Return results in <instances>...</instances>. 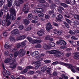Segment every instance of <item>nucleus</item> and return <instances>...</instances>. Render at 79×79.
<instances>
[{"instance_id":"f257e3e1","label":"nucleus","mask_w":79,"mask_h":79,"mask_svg":"<svg viewBox=\"0 0 79 79\" xmlns=\"http://www.w3.org/2000/svg\"><path fill=\"white\" fill-rule=\"evenodd\" d=\"M9 16V14L7 13L6 15V20H8V19H12V20H15L16 18L14 17L13 14H10V16Z\"/></svg>"},{"instance_id":"f03ea898","label":"nucleus","mask_w":79,"mask_h":79,"mask_svg":"<svg viewBox=\"0 0 79 79\" xmlns=\"http://www.w3.org/2000/svg\"><path fill=\"white\" fill-rule=\"evenodd\" d=\"M53 29V27H52V25L51 24V23H48L47 24L46 29L48 32H49L50 30H51V29Z\"/></svg>"},{"instance_id":"7ed1b4c3","label":"nucleus","mask_w":79,"mask_h":79,"mask_svg":"<svg viewBox=\"0 0 79 79\" xmlns=\"http://www.w3.org/2000/svg\"><path fill=\"white\" fill-rule=\"evenodd\" d=\"M19 57H22V56H23L25 55V54H26V52L24 50H23V49H22L19 51Z\"/></svg>"},{"instance_id":"20e7f679","label":"nucleus","mask_w":79,"mask_h":79,"mask_svg":"<svg viewBox=\"0 0 79 79\" xmlns=\"http://www.w3.org/2000/svg\"><path fill=\"white\" fill-rule=\"evenodd\" d=\"M34 69V67L32 66H27L26 67V69H25L23 71H22V74H24L26 73L27 72V69Z\"/></svg>"},{"instance_id":"39448f33","label":"nucleus","mask_w":79,"mask_h":79,"mask_svg":"<svg viewBox=\"0 0 79 79\" xmlns=\"http://www.w3.org/2000/svg\"><path fill=\"white\" fill-rule=\"evenodd\" d=\"M11 33L12 35H15L19 34V30L18 29H15L14 30L12 31Z\"/></svg>"},{"instance_id":"423d86ee","label":"nucleus","mask_w":79,"mask_h":79,"mask_svg":"<svg viewBox=\"0 0 79 79\" xmlns=\"http://www.w3.org/2000/svg\"><path fill=\"white\" fill-rule=\"evenodd\" d=\"M44 32H45L44 30L43 29H41L40 31H38L37 34L39 36H42V35H44Z\"/></svg>"},{"instance_id":"0eeeda50","label":"nucleus","mask_w":79,"mask_h":79,"mask_svg":"<svg viewBox=\"0 0 79 79\" xmlns=\"http://www.w3.org/2000/svg\"><path fill=\"white\" fill-rule=\"evenodd\" d=\"M10 12L11 14H13L15 16H16V11H15V9L14 8H12L10 9Z\"/></svg>"},{"instance_id":"6e6552de","label":"nucleus","mask_w":79,"mask_h":79,"mask_svg":"<svg viewBox=\"0 0 79 79\" xmlns=\"http://www.w3.org/2000/svg\"><path fill=\"white\" fill-rule=\"evenodd\" d=\"M3 23H4L5 22L6 24V26H9L10 24H11V21L9 20H3L2 21Z\"/></svg>"},{"instance_id":"1a4fd4ad","label":"nucleus","mask_w":79,"mask_h":79,"mask_svg":"<svg viewBox=\"0 0 79 79\" xmlns=\"http://www.w3.org/2000/svg\"><path fill=\"white\" fill-rule=\"evenodd\" d=\"M39 10H35L34 11V13H40L44 12V9L42 8H38Z\"/></svg>"},{"instance_id":"9d476101","label":"nucleus","mask_w":79,"mask_h":79,"mask_svg":"<svg viewBox=\"0 0 79 79\" xmlns=\"http://www.w3.org/2000/svg\"><path fill=\"white\" fill-rule=\"evenodd\" d=\"M21 23L19 21H17L16 23H14V24L12 25L11 26V27H13V28H15V27H17V26H19V24Z\"/></svg>"},{"instance_id":"9b49d317","label":"nucleus","mask_w":79,"mask_h":79,"mask_svg":"<svg viewBox=\"0 0 79 79\" xmlns=\"http://www.w3.org/2000/svg\"><path fill=\"white\" fill-rule=\"evenodd\" d=\"M74 58L75 60H79V52H76L75 53Z\"/></svg>"},{"instance_id":"f8f14e48","label":"nucleus","mask_w":79,"mask_h":79,"mask_svg":"<svg viewBox=\"0 0 79 79\" xmlns=\"http://www.w3.org/2000/svg\"><path fill=\"white\" fill-rule=\"evenodd\" d=\"M60 45L62 46H64L66 45V42L63 40H60Z\"/></svg>"},{"instance_id":"ddd939ff","label":"nucleus","mask_w":79,"mask_h":79,"mask_svg":"<svg viewBox=\"0 0 79 79\" xmlns=\"http://www.w3.org/2000/svg\"><path fill=\"white\" fill-rule=\"evenodd\" d=\"M65 66H66V67H67V68H68L69 69H70L71 70L72 68H73L74 67V66H73L72 64H66V65H65Z\"/></svg>"},{"instance_id":"4468645a","label":"nucleus","mask_w":79,"mask_h":79,"mask_svg":"<svg viewBox=\"0 0 79 79\" xmlns=\"http://www.w3.org/2000/svg\"><path fill=\"white\" fill-rule=\"evenodd\" d=\"M51 66H51L47 68V69L48 70H47L46 72H47L48 73H49V74H50V72L51 71V69H52Z\"/></svg>"},{"instance_id":"2eb2a0df","label":"nucleus","mask_w":79,"mask_h":79,"mask_svg":"<svg viewBox=\"0 0 79 79\" xmlns=\"http://www.w3.org/2000/svg\"><path fill=\"white\" fill-rule=\"evenodd\" d=\"M28 19L29 20H31L33 18V15L31 14H29L28 15Z\"/></svg>"},{"instance_id":"dca6fc26","label":"nucleus","mask_w":79,"mask_h":79,"mask_svg":"<svg viewBox=\"0 0 79 79\" xmlns=\"http://www.w3.org/2000/svg\"><path fill=\"white\" fill-rule=\"evenodd\" d=\"M12 0H7L8 1V7L10 8L11 7L12 4H11V3H12Z\"/></svg>"},{"instance_id":"f3484780","label":"nucleus","mask_w":79,"mask_h":79,"mask_svg":"<svg viewBox=\"0 0 79 79\" xmlns=\"http://www.w3.org/2000/svg\"><path fill=\"white\" fill-rule=\"evenodd\" d=\"M27 42V41H25L23 42H22L21 43V47L23 48L26 45V42Z\"/></svg>"},{"instance_id":"a211bd4d","label":"nucleus","mask_w":79,"mask_h":79,"mask_svg":"<svg viewBox=\"0 0 79 79\" xmlns=\"http://www.w3.org/2000/svg\"><path fill=\"white\" fill-rule=\"evenodd\" d=\"M16 40H17V41L18 40H21V35L19 34L17 35L16 36Z\"/></svg>"},{"instance_id":"6ab92c4d","label":"nucleus","mask_w":79,"mask_h":79,"mask_svg":"<svg viewBox=\"0 0 79 79\" xmlns=\"http://www.w3.org/2000/svg\"><path fill=\"white\" fill-rule=\"evenodd\" d=\"M60 5L61 6H62L64 8H68V5L65 3H61L60 4Z\"/></svg>"},{"instance_id":"aec40b11","label":"nucleus","mask_w":79,"mask_h":79,"mask_svg":"<svg viewBox=\"0 0 79 79\" xmlns=\"http://www.w3.org/2000/svg\"><path fill=\"white\" fill-rule=\"evenodd\" d=\"M4 47L6 48H9L10 47V45L9 43H6L5 45H4Z\"/></svg>"},{"instance_id":"412c9836","label":"nucleus","mask_w":79,"mask_h":79,"mask_svg":"<svg viewBox=\"0 0 79 79\" xmlns=\"http://www.w3.org/2000/svg\"><path fill=\"white\" fill-rule=\"evenodd\" d=\"M23 21L25 25H28L30 23V22L29 20H24Z\"/></svg>"},{"instance_id":"4be33fe9","label":"nucleus","mask_w":79,"mask_h":79,"mask_svg":"<svg viewBox=\"0 0 79 79\" xmlns=\"http://www.w3.org/2000/svg\"><path fill=\"white\" fill-rule=\"evenodd\" d=\"M47 69V68L46 67H42L41 68V71L42 72H45Z\"/></svg>"},{"instance_id":"5701e85b","label":"nucleus","mask_w":79,"mask_h":79,"mask_svg":"<svg viewBox=\"0 0 79 79\" xmlns=\"http://www.w3.org/2000/svg\"><path fill=\"white\" fill-rule=\"evenodd\" d=\"M10 62H11V63H10V64L11 65H13L14 63H15V60L12 59L11 58V59H10Z\"/></svg>"},{"instance_id":"b1692460","label":"nucleus","mask_w":79,"mask_h":79,"mask_svg":"<svg viewBox=\"0 0 79 79\" xmlns=\"http://www.w3.org/2000/svg\"><path fill=\"white\" fill-rule=\"evenodd\" d=\"M57 33L59 35H61V34H63V31L62 30L58 31H57Z\"/></svg>"},{"instance_id":"393cba45","label":"nucleus","mask_w":79,"mask_h":79,"mask_svg":"<svg viewBox=\"0 0 79 79\" xmlns=\"http://www.w3.org/2000/svg\"><path fill=\"white\" fill-rule=\"evenodd\" d=\"M56 50H51L49 52V53L50 54H55L56 53Z\"/></svg>"},{"instance_id":"a878e982","label":"nucleus","mask_w":79,"mask_h":79,"mask_svg":"<svg viewBox=\"0 0 79 79\" xmlns=\"http://www.w3.org/2000/svg\"><path fill=\"white\" fill-rule=\"evenodd\" d=\"M41 42H42V40H35V44H39Z\"/></svg>"},{"instance_id":"bb28decb","label":"nucleus","mask_w":79,"mask_h":79,"mask_svg":"<svg viewBox=\"0 0 79 79\" xmlns=\"http://www.w3.org/2000/svg\"><path fill=\"white\" fill-rule=\"evenodd\" d=\"M71 71L73 73H77V70H76V68L74 67H73V68L72 69Z\"/></svg>"},{"instance_id":"cd10ccee","label":"nucleus","mask_w":79,"mask_h":79,"mask_svg":"<svg viewBox=\"0 0 79 79\" xmlns=\"http://www.w3.org/2000/svg\"><path fill=\"white\" fill-rule=\"evenodd\" d=\"M15 3L17 6H20V3L19 2V1H18L17 0H15Z\"/></svg>"},{"instance_id":"c85d7f7f","label":"nucleus","mask_w":79,"mask_h":79,"mask_svg":"<svg viewBox=\"0 0 79 79\" xmlns=\"http://www.w3.org/2000/svg\"><path fill=\"white\" fill-rule=\"evenodd\" d=\"M11 61L10 58H7L4 61L5 63H8Z\"/></svg>"},{"instance_id":"c756f323","label":"nucleus","mask_w":79,"mask_h":79,"mask_svg":"<svg viewBox=\"0 0 79 79\" xmlns=\"http://www.w3.org/2000/svg\"><path fill=\"white\" fill-rule=\"evenodd\" d=\"M6 8H7V6H6V5H4L3 6V9L5 12H6V11H7V10H6Z\"/></svg>"},{"instance_id":"7c9ffc66","label":"nucleus","mask_w":79,"mask_h":79,"mask_svg":"<svg viewBox=\"0 0 79 79\" xmlns=\"http://www.w3.org/2000/svg\"><path fill=\"white\" fill-rule=\"evenodd\" d=\"M32 29V27H28L25 29V31H31Z\"/></svg>"},{"instance_id":"2f4dec72","label":"nucleus","mask_w":79,"mask_h":79,"mask_svg":"<svg viewBox=\"0 0 79 79\" xmlns=\"http://www.w3.org/2000/svg\"><path fill=\"white\" fill-rule=\"evenodd\" d=\"M64 16L66 17V18H70V15L69 14L67 13L66 12L65 13V14L64 15Z\"/></svg>"},{"instance_id":"473e14b6","label":"nucleus","mask_w":79,"mask_h":79,"mask_svg":"<svg viewBox=\"0 0 79 79\" xmlns=\"http://www.w3.org/2000/svg\"><path fill=\"white\" fill-rule=\"evenodd\" d=\"M73 16L74 18L76 19H79V15L74 14Z\"/></svg>"},{"instance_id":"72a5a7b5","label":"nucleus","mask_w":79,"mask_h":79,"mask_svg":"<svg viewBox=\"0 0 79 79\" xmlns=\"http://www.w3.org/2000/svg\"><path fill=\"white\" fill-rule=\"evenodd\" d=\"M64 24H65V26H66V27H67V28L69 29V27H70L69 25V24L66 23V22H64Z\"/></svg>"},{"instance_id":"f704fd0d","label":"nucleus","mask_w":79,"mask_h":79,"mask_svg":"<svg viewBox=\"0 0 79 79\" xmlns=\"http://www.w3.org/2000/svg\"><path fill=\"white\" fill-rule=\"evenodd\" d=\"M70 4L73 5L75 4V0H70Z\"/></svg>"},{"instance_id":"c9c22d12","label":"nucleus","mask_w":79,"mask_h":79,"mask_svg":"<svg viewBox=\"0 0 79 79\" xmlns=\"http://www.w3.org/2000/svg\"><path fill=\"white\" fill-rule=\"evenodd\" d=\"M10 39L11 42H14L15 41V38L13 37H10Z\"/></svg>"},{"instance_id":"e433bc0d","label":"nucleus","mask_w":79,"mask_h":79,"mask_svg":"<svg viewBox=\"0 0 79 79\" xmlns=\"http://www.w3.org/2000/svg\"><path fill=\"white\" fill-rule=\"evenodd\" d=\"M54 56H56L57 57L62 56V55H61V54H59L58 53H56L54 55Z\"/></svg>"},{"instance_id":"4c0bfd02","label":"nucleus","mask_w":79,"mask_h":79,"mask_svg":"<svg viewBox=\"0 0 79 79\" xmlns=\"http://www.w3.org/2000/svg\"><path fill=\"white\" fill-rule=\"evenodd\" d=\"M51 61H52L50 60H44V63H47V64L48 63H50Z\"/></svg>"},{"instance_id":"58836bf2","label":"nucleus","mask_w":79,"mask_h":79,"mask_svg":"<svg viewBox=\"0 0 79 79\" xmlns=\"http://www.w3.org/2000/svg\"><path fill=\"white\" fill-rule=\"evenodd\" d=\"M39 56H40V57H44V56H45V54L43 53L41 54H40L38 56H36V57L39 58Z\"/></svg>"},{"instance_id":"ea45409f","label":"nucleus","mask_w":79,"mask_h":79,"mask_svg":"<svg viewBox=\"0 0 79 79\" xmlns=\"http://www.w3.org/2000/svg\"><path fill=\"white\" fill-rule=\"evenodd\" d=\"M19 53V52L18 51L14 53V56L16 58V57H17L18 56V54Z\"/></svg>"},{"instance_id":"a19ab883","label":"nucleus","mask_w":79,"mask_h":79,"mask_svg":"<svg viewBox=\"0 0 79 79\" xmlns=\"http://www.w3.org/2000/svg\"><path fill=\"white\" fill-rule=\"evenodd\" d=\"M58 17L60 19H63V16L61 15V14H59L58 15Z\"/></svg>"},{"instance_id":"79ce46f5","label":"nucleus","mask_w":79,"mask_h":79,"mask_svg":"<svg viewBox=\"0 0 79 79\" xmlns=\"http://www.w3.org/2000/svg\"><path fill=\"white\" fill-rule=\"evenodd\" d=\"M5 2V0H1L0 2V6H1L3 5V4Z\"/></svg>"},{"instance_id":"37998d69","label":"nucleus","mask_w":79,"mask_h":79,"mask_svg":"<svg viewBox=\"0 0 79 79\" xmlns=\"http://www.w3.org/2000/svg\"><path fill=\"white\" fill-rule=\"evenodd\" d=\"M50 46H51V47H55V43H54V42H51L50 43Z\"/></svg>"},{"instance_id":"c03bdc74","label":"nucleus","mask_w":79,"mask_h":79,"mask_svg":"<svg viewBox=\"0 0 79 79\" xmlns=\"http://www.w3.org/2000/svg\"><path fill=\"white\" fill-rule=\"evenodd\" d=\"M58 64H61L62 65H64V66H65L66 65V63H64L62 62H58Z\"/></svg>"},{"instance_id":"a18cd8bd","label":"nucleus","mask_w":79,"mask_h":79,"mask_svg":"<svg viewBox=\"0 0 79 79\" xmlns=\"http://www.w3.org/2000/svg\"><path fill=\"white\" fill-rule=\"evenodd\" d=\"M28 74L30 75H32V74H34V71H30L28 73Z\"/></svg>"},{"instance_id":"49530a36","label":"nucleus","mask_w":79,"mask_h":79,"mask_svg":"<svg viewBox=\"0 0 79 79\" xmlns=\"http://www.w3.org/2000/svg\"><path fill=\"white\" fill-rule=\"evenodd\" d=\"M50 8H54L55 7V4H52L50 5Z\"/></svg>"},{"instance_id":"de8ad7c7","label":"nucleus","mask_w":79,"mask_h":79,"mask_svg":"<svg viewBox=\"0 0 79 79\" xmlns=\"http://www.w3.org/2000/svg\"><path fill=\"white\" fill-rule=\"evenodd\" d=\"M56 53H58L59 54H60V55H62V56H63V53L61 52V51H60L56 50Z\"/></svg>"},{"instance_id":"09e8293b","label":"nucleus","mask_w":79,"mask_h":79,"mask_svg":"<svg viewBox=\"0 0 79 79\" xmlns=\"http://www.w3.org/2000/svg\"><path fill=\"white\" fill-rule=\"evenodd\" d=\"M39 2L40 3H45L46 2V1H45V0H40Z\"/></svg>"},{"instance_id":"8fccbe9b","label":"nucleus","mask_w":79,"mask_h":79,"mask_svg":"<svg viewBox=\"0 0 79 79\" xmlns=\"http://www.w3.org/2000/svg\"><path fill=\"white\" fill-rule=\"evenodd\" d=\"M62 77H64V79H68V76H65L64 74H62Z\"/></svg>"},{"instance_id":"3c124183","label":"nucleus","mask_w":79,"mask_h":79,"mask_svg":"<svg viewBox=\"0 0 79 79\" xmlns=\"http://www.w3.org/2000/svg\"><path fill=\"white\" fill-rule=\"evenodd\" d=\"M69 33L72 35H75V32H73L72 30L69 31Z\"/></svg>"},{"instance_id":"603ef678","label":"nucleus","mask_w":79,"mask_h":79,"mask_svg":"<svg viewBox=\"0 0 79 79\" xmlns=\"http://www.w3.org/2000/svg\"><path fill=\"white\" fill-rule=\"evenodd\" d=\"M44 49H45V50H47V49H48V45L45 44L44 45Z\"/></svg>"},{"instance_id":"864d4df0","label":"nucleus","mask_w":79,"mask_h":79,"mask_svg":"<svg viewBox=\"0 0 79 79\" xmlns=\"http://www.w3.org/2000/svg\"><path fill=\"white\" fill-rule=\"evenodd\" d=\"M3 15V9H1L0 10V16Z\"/></svg>"},{"instance_id":"5fc2aeb1","label":"nucleus","mask_w":79,"mask_h":79,"mask_svg":"<svg viewBox=\"0 0 79 79\" xmlns=\"http://www.w3.org/2000/svg\"><path fill=\"white\" fill-rule=\"evenodd\" d=\"M27 39L28 40L29 42L30 43L32 40V39L30 37H27Z\"/></svg>"},{"instance_id":"6e6d98bb","label":"nucleus","mask_w":79,"mask_h":79,"mask_svg":"<svg viewBox=\"0 0 79 79\" xmlns=\"http://www.w3.org/2000/svg\"><path fill=\"white\" fill-rule=\"evenodd\" d=\"M35 47L38 48H39L41 47V45L40 44H37L35 45Z\"/></svg>"},{"instance_id":"4d7b16f0","label":"nucleus","mask_w":79,"mask_h":79,"mask_svg":"<svg viewBox=\"0 0 79 79\" xmlns=\"http://www.w3.org/2000/svg\"><path fill=\"white\" fill-rule=\"evenodd\" d=\"M38 16H39V17H40V18H42V17L44 16V14L43 13L40 14L38 15Z\"/></svg>"},{"instance_id":"13d9d810","label":"nucleus","mask_w":79,"mask_h":79,"mask_svg":"<svg viewBox=\"0 0 79 79\" xmlns=\"http://www.w3.org/2000/svg\"><path fill=\"white\" fill-rule=\"evenodd\" d=\"M58 11L59 13H60V14H63V11H62V10L61 9H58Z\"/></svg>"},{"instance_id":"bf43d9fd","label":"nucleus","mask_w":79,"mask_h":79,"mask_svg":"<svg viewBox=\"0 0 79 79\" xmlns=\"http://www.w3.org/2000/svg\"><path fill=\"white\" fill-rule=\"evenodd\" d=\"M50 15H46L45 16V18L46 19H48L49 18H50Z\"/></svg>"},{"instance_id":"052dcab7","label":"nucleus","mask_w":79,"mask_h":79,"mask_svg":"<svg viewBox=\"0 0 79 79\" xmlns=\"http://www.w3.org/2000/svg\"><path fill=\"white\" fill-rule=\"evenodd\" d=\"M26 6H27L25 5L23 8L22 9V11H26Z\"/></svg>"},{"instance_id":"680f3d73","label":"nucleus","mask_w":79,"mask_h":79,"mask_svg":"<svg viewBox=\"0 0 79 79\" xmlns=\"http://www.w3.org/2000/svg\"><path fill=\"white\" fill-rule=\"evenodd\" d=\"M20 37H21V40H23V39H24L26 38V36L24 35H23L22 36L20 35Z\"/></svg>"},{"instance_id":"e2e57ef3","label":"nucleus","mask_w":79,"mask_h":79,"mask_svg":"<svg viewBox=\"0 0 79 79\" xmlns=\"http://www.w3.org/2000/svg\"><path fill=\"white\" fill-rule=\"evenodd\" d=\"M58 64V61H56L52 63V64H53V65H54V64Z\"/></svg>"},{"instance_id":"0e129e2a","label":"nucleus","mask_w":79,"mask_h":79,"mask_svg":"<svg viewBox=\"0 0 79 79\" xmlns=\"http://www.w3.org/2000/svg\"><path fill=\"white\" fill-rule=\"evenodd\" d=\"M21 44L20 43H18L17 45V47L18 48H20V47H21Z\"/></svg>"},{"instance_id":"69168bd1","label":"nucleus","mask_w":79,"mask_h":79,"mask_svg":"<svg viewBox=\"0 0 79 79\" xmlns=\"http://www.w3.org/2000/svg\"><path fill=\"white\" fill-rule=\"evenodd\" d=\"M65 3L67 4H70V0H65Z\"/></svg>"},{"instance_id":"338daca9","label":"nucleus","mask_w":79,"mask_h":79,"mask_svg":"<svg viewBox=\"0 0 79 79\" xmlns=\"http://www.w3.org/2000/svg\"><path fill=\"white\" fill-rule=\"evenodd\" d=\"M55 12H54V11L53 10L52 11H50L49 12V15H52V14H53V13H54Z\"/></svg>"},{"instance_id":"774afa93","label":"nucleus","mask_w":79,"mask_h":79,"mask_svg":"<svg viewBox=\"0 0 79 79\" xmlns=\"http://www.w3.org/2000/svg\"><path fill=\"white\" fill-rule=\"evenodd\" d=\"M71 55V53H69L66 54V56L67 57H69V56Z\"/></svg>"}]
</instances>
